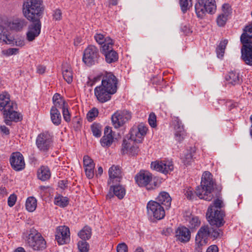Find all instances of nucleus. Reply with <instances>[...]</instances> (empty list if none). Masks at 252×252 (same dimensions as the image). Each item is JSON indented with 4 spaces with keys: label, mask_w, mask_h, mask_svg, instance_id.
Instances as JSON below:
<instances>
[{
    "label": "nucleus",
    "mask_w": 252,
    "mask_h": 252,
    "mask_svg": "<svg viewBox=\"0 0 252 252\" xmlns=\"http://www.w3.org/2000/svg\"><path fill=\"white\" fill-rule=\"evenodd\" d=\"M54 106L51 108H55L56 109L61 108L62 109L63 107L67 105L63 99L57 100L53 102Z\"/></svg>",
    "instance_id": "nucleus-55"
},
{
    "label": "nucleus",
    "mask_w": 252,
    "mask_h": 252,
    "mask_svg": "<svg viewBox=\"0 0 252 252\" xmlns=\"http://www.w3.org/2000/svg\"><path fill=\"white\" fill-rule=\"evenodd\" d=\"M119 113L124 118V119L126 123L131 118V113L127 110H123L119 112Z\"/></svg>",
    "instance_id": "nucleus-57"
},
{
    "label": "nucleus",
    "mask_w": 252,
    "mask_h": 252,
    "mask_svg": "<svg viewBox=\"0 0 252 252\" xmlns=\"http://www.w3.org/2000/svg\"><path fill=\"white\" fill-rule=\"evenodd\" d=\"M228 15H225V14L221 13L220 15L218 16L217 22V24L220 27L223 26L227 20Z\"/></svg>",
    "instance_id": "nucleus-47"
},
{
    "label": "nucleus",
    "mask_w": 252,
    "mask_h": 252,
    "mask_svg": "<svg viewBox=\"0 0 252 252\" xmlns=\"http://www.w3.org/2000/svg\"><path fill=\"white\" fill-rule=\"evenodd\" d=\"M16 104L10 99L9 94L6 93L0 94V111L2 112L6 125H10L11 122H18L22 119V116L15 111Z\"/></svg>",
    "instance_id": "nucleus-2"
},
{
    "label": "nucleus",
    "mask_w": 252,
    "mask_h": 252,
    "mask_svg": "<svg viewBox=\"0 0 252 252\" xmlns=\"http://www.w3.org/2000/svg\"><path fill=\"white\" fill-rule=\"evenodd\" d=\"M94 164H92L88 167H85V170L87 177L89 179H92L94 176Z\"/></svg>",
    "instance_id": "nucleus-50"
},
{
    "label": "nucleus",
    "mask_w": 252,
    "mask_h": 252,
    "mask_svg": "<svg viewBox=\"0 0 252 252\" xmlns=\"http://www.w3.org/2000/svg\"><path fill=\"white\" fill-rule=\"evenodd\" d=\"M147 210L149 217H153L158 220L162 219L165 215L163 206L153 200L148 202L147 204Z\"/></svg>",
    "instance_id": "nucleus-8"
},
{
    "label": "nucleus",
    "mask_w": 252,
    "mask_h": 252,
    "mask_svg": "<svg viewBox=\"0 0 252 252\" xmlns=\"http://www.w3.org/2000/svg\"><path fill=\"white\" fill-rule=\"evenodd\" d=\"M113 45L112 39L111 38H107L106 42H104L101 47V51L102 54L104 55L108 52L113 50Z\"/></svg>",
    "instance_id": "nucleus-37"
},
{
    "label": "nucleus",
    "mask_w": 252,
    "mask_h": 252,
    "mask_svg": "<svg viewBox=\"0 0 252 252\" xmlns=\"http://www.w3.org/2000/svg\"><path fill=\"white\" fill-rule=\"evenodd\" d=\"M98 114V111L96 108H93L89 111L87 114V118L89 122L93 121Z\"/></svg>",
    "instance_id": "nucleus-45"
},
{
    "label": "nucleus",
    "mask_w": 252,
    "mask_h": 252,
    "mask_svg": "<svg viewBox=\"0 0 252 252\" xmlns=\"http://www.w3.org/2000/svg\"><path fill=\"white\" fill-rule=\"evenodd\" d=\"M214 182L212 180V175L210 172L205 171L203 173L201 185L196 189V195L200 198L210 201L213 198L212 193L213 190Z\"/></svg>",
    "instance_id": "nucleus-4"
},
{
    "label": "nucleus",
    "mask_w": 252,
    "mask_h": 252,
    "mask_svg": "<svg viewBox=\"0 0 252 252\" xmlns=\"http://www.w3.org/2000/svg\"><path fill=\"white\" fill-rule=\"evenodd\" d=\"M32 23L29 25L26 32V39L28 41H33L41 32V23L40 20L30 21Z\"/></svg>",
    "instance_id": "nucleus-13"
},
{
    "label": "nucleus",
    "mask_w": 252,
    "mask_h": 252,
    "mask_svg": "<svg viewBox=\"0 0 252 252\" xmlns=\"http://www.w3.org/2000/svg\"><path fill=\"white\" fill-rule=\"evenodd\" d=\"M240 39L242 43H248L252 42V22L245 27Z\"/></svg>",
    "instance_id": "nucleus-25"
},
{
    "label": "nucleus",
    "mask_w": 252,
    "mask_h": 252,
    "mask_svg": "<svg viewBox=\"0 0 252 252\" xmlns=\"http://www.w3.org/2000/svg\"><path fill=\"white\" fill-rule=\"evenodd\" d=\"M94 38L98 44L102 45L104 42H106L107 38H110V37L104 33H96L94 35Z\"/></svg>",
    "instance_id": "nucleus-40"
},
{
    "label": "nucleus",
    "mask_w": 252,
    "mask_h": 252,
    "mask_svg": "<svg viewBox=\"0 0 252 252\" xmlns=\"http://www.w3.org/2000/svg\"><path fill=\"white\" fill-rule=\"evenodd\" d=\"M62 113L64 121L66 122H69L71 120V115L68 110V104L63 107L62 109Z\"/></svg>",
    "instance_id": "nucleus-48"
},
{
    "label": "nucleus",
    "mask_w": 252,
    "mask_h": 252,
    "mask_svg": "<svg viewBox=\"0 0 252 252\" xmlns=\"http://www.w3.org/2000/svg\"><path fill=\"white\" fill-rule=\"evenodd\" d=\"M0 40L6 44H10L12 41V37L9 34L7 29L0 24Z\"/></svg>",
    "instance_id": "nucleus-29"
},
{
    "label": "nucleus",
    "mask_w": 252,
    "mask_h": 252,
    "mask_svg": "<svg viewBox=\"0 0 252 252\" xmlns=\"http://www.w3.org/2000/svg\"><path fill=\"white\" fill-rule=\"evenodd\" d=\"M219 249L217 246L213 245L210 246L207 249L206 252H218Z\"/></svg>",
    "instance_id": "nucleus-64"
},
{
    "label": "nucleus",
    "mask_w": 252,
    "mask_h": 252,
    "mask_svg": "<svg viewBox=\"0 0 252 252\" xmlns=\"http://www.w3.org/2000/svg\"><path fill=\"white\" fill-rule=\"evenodd\" d=\"M174 136L176 140L181 142L184 140L186 136V132L185 131H176L174 132Z\"/></svg>",
    "instance_id": "nucleus-52"
},
{
    "label": "nucleus",
    "mask_w": 252,
    "mask_h": 252,
    "mask_svg": "<svg viewBox=\"0 0 252 252\" xmlns=\"http://www.w3.org/2000/svg\"><path fill=\"white\" fill-rule=\"evenodd\" d=\"M243 44L241 48L242 59L247 64L252 65V42Z\"/></svg>",
    "instance_id": "nucleus-20"
},
{
    "label": "nucleus",
    "mask_w": 252,
    "mask_h": 252,
    "mask_svg": "<svg viewBox=\"0 0 252 252\" xmlns=\"http://www.w3.org/2000/svg\"><path fill=\"white\" fill-rule=\"evenodd\" d=\"M50 118L52 122L55 126H59L61 124L62 116L59 110L55 108H51L50 111Z\"/></svg>",
    "instance_id": "nucleus-28"
},
{
    "label": "nucleus",
    "mask_w": 252,
    "mask_h": 252,
    "mask_svg": "<svg viewBox=\"0 0 252 252\" xmlns=\"http://www.w3.org/2000/svg\"><path fill=\"white\" fill-rule=\"evenodd\" d=\"M109 180L108 184L120 182L122 177L121 171L119 166L113 165L109 170Z\"/></svg>",
    "instance_id": "nucleus-21"
},
{
    "label": "nucleus",
    "mask_w": 252,
    "mask_h": 252,
    "mask_svg": "<svg viewBox=\"0 0 252 252\" xmlns=\"http://www.w3.org/2000/svg\"><path fill=\"white\" fill-rule=\"evenodd\" d=\"M174 130L176 131H185L184 127L181 121L178 118H176L174 120Z\"/></svg>",
    "instance_id": "nucleus-49"
},
{
    "label": "nucleus",
    "mask_w": 252,
    "mask_h": 252,
    "mask_svg": "<svg viewBox=\"0 0 252 252\" xmlns=\"http://www.w3.org/2000/svg\"><path fill=\"white\" fill-rule=\"evenodd\" d=\"M148 122L151 127H155L157 126L156 116L154 113H152L149 115Z\"/></svg>",
    "instance_id": "nucleus-56"
},
{
    "label": "nucleus",
    "mask_w": 252,
    "mask_h": 252,
    "mask_svg": "<svg viewBox=\"0 0 252 252\" xmlns=\"http://www.w3.org/2000/svg\"><path fill=\"white\" fill-rule=\"evenodd\" d=\"M91 130L93 135L96 137H99L101 135V126L99 124L94 123L91 126Z\"/></svg>",
    "instance_id": "nucleus-41"
},
{
    "label": "nucleus",
    "mask_w": 252,
    "mask_h": 252,
    "mask_svg": "<svg viewBox=\"0 0 252 252\" xmlns=\"http://www.w3.org/2000/svg\"><path fill=\"white\" fill-rule=\"evenodd\" d=\"M231 8L230 5L227 3H224L222 6V14L228 15L230 13Z\"/></svg>",
    "instance_id": "nucleus-62"
},
{
    "label": "nucleus",
    "mask_w": 252,
    "mask_h": 252,
    "mask_svg": "<svg viewBox=\"0 0 252 252\" xmlns=\"http://www.w3.org/2000/svg\"><path fill=\"white\" fill-rule=\"evenodd\" d=\"M53 18L55 20H60L62 18V12L60 9H56L53 14Z\"/></svg>",
    "instance_id": "nucleus-63"
},
{
    "label": "nucleus",
    "mask_w": 252,
    "mask_h": 252,
    "mask_svg": "<svg viewBox=\"0 0 252 252\" xmlns=\"http://www.w3.org/2000/svg\"><path fill=\"white\" fill-rule=\"evenodd\" d=\"M27 22L24 19L17 18L10 22L8 26L10 29L20 31L27 26Z\"/></svg>",
    "instance_id": "nucleus-27"
},
{
    "label": "nucleus",
    "mask_w": 252,
    "mask_h": 252,
    "mask_svg": "<svg viewBox=\"0 0 252 252\" xmlns=\"http://www.w3.org/2000/svg\"><path fill=\"white\" fill-rule=\"evenodd\" d=\"M137 143L127 137L124 138L122 144V153L131 156L137 155L139 151Z\"/></svg>",
    "instance_id": "nucleus-12"
},
{
    "label": "nucleus",
    "mask_w": 252,
    "mask_h": 252,
    "mask_svg": "<svg viewBox=\"0 0 252 252\" xmlns=\"http://www.w3.org/2000/svg\"><path fill=\"white\" fill-rule=\"evenodd\" d=\"M211 228L208 225L202 226L198 230L196 236V243L202 246L207 243V239L210 236Z\"/></svg>",
    "instance_id": "nucleus-19"
},
{
    "label": "nucleus",
    "mask_w": 252,
    "mask_h": 252,
    "mask_svg": "<svg viewBox=\"0 0 252 252\" xmlns=\"http://www.w3.org/2000/svg\"><path fill=\"white\" fill-rule=\"evenodd\" d=\"M185 196L189 200H192L195 197L193 189L191 188H187L184 191Z\"/></svg>",
    "instance_id": "nucleus-51"
},
{
    "label": "nucleus",
    "mask_w": 252,
    "mask_h": 252,
    "mask_svg": "<svg viewBox=\"0 0 252 252\" xmlns=\"http://www.w3.org/2000/svg\"><path fill=\"white\" fill-rule=\"evenodd\" d=\"M152 174L144 171H141L138 174L136 175L135 177L136 183L140 187H146L148 190H151L153 189L150 183L152 181Z\"/></svg>",
    "instance_id": "nucleus-15"
},
{
    "label": "nucleus",
    "mask_w": 252,
    "mask_h": 252,
    "mask_svg": "<svg viewBox=\"0 0 252 252\" xmlns=\"http://www.w3.org/2000/svg\"><path fill=\"white\" fill-rule=\"evenodd\" d=\"M63 79L68 83H71L73 80V74L71 68L69 66H63Z\"/></svg>",
    "instance_id": "nucleus-35"
},
{
    "label": "nucleus",
    "mask_w": 252,
    "mask_h": 252,
    "mask_svg": "<svg viewBox=\"0 0 252 252\" xmlns=\"http://www.w3.org/2000/svg\"><path fill=\"white\" fill-rule=\"evenodd\" d=\"M54 203L60 207H64L68 204L67 197L59 195L55 197Z\"/></svg>",
    "instance_id": "nucleus-38"
},
{
    "label": "nucleus",
    "mask_w": 252,
    "mask_h": 252,
    "mask_svg": "<svg viewBox=\"0 0 252 252\" xmlns=\"http://www.w3.org/2000/svg\"><path fill=\"white\" fill-rule=\"evenodd\" d=\"M9 161L12 167L16 171L22 170L25 167L24 157L20 152L13 153Z\"/></svg>",
    "instance_id": "nucleus-16"
},
{
    "label": "nucleus",
    "mask_w": 252,
    "mask_h": 252,
    "mask_svg": "<svg viewBox=\"0 0 252 252\" xmlns=\"http://www.w3.org/2000/svg\"><path fill=\"white\" fill-rule=\"evenodd\" d=\"M176 233L177 239L181 242H187L190 240V232L185 226L179 227L176 230Z\"/></svg>",
    "instance_id": "nucleus-22"
},
{
    "label": "nucleus",
    "mask_w": 252,
    "mask_h": 252,
    "mask_svg": "<svg viewBox=\"0 0 252 252\" xmlns=\"http://www.w3.org/2000/svg\"><path fill=\"white\" fill-rule=\"evenodd\" d=\"M111 190H112L115 195L120 199L123 198L126 194L125 189L121 185L111 186Z\"/></svg>",
    "instance_id": "nucleus-32"
},
{
    "label": "nucleus",
    "mask_w": 252,
    "mask_h": 252,
    "mask_svg": "<svg viewBox=\"0 0 252 252\" xmlns=\"http://www.w3.org/2000/svg\"><path fill=\"white\" fill-rule=\"evenodd\" d=\"M43 11L42 0H27L23 3V15L29 21L40 20L42 17Z\"/></svg>",
    "instance_id": "nucleus-3"
},
{
    "label": "nucleus",
    "mask_w": 252,
    "mask_h": 252,
    "mask_svg": "<svg viewBox=\"0 0 252 252\" xmlns=\"http://www.w3.org/2000/svg\"><path fill=\"white\" fill-rule=\"evenodd\" d=\"M225 79L229 84L236 85L240 84L242 81L239 73L236 71H230L225 76Z\"/></svg>",
    "instance_id": "nucleus-26"
},
{
    "label": "nucleus",
    "mask_w": 252,
    "mask_h": 252,
    "mask_svg": "<svg viewBox=\"0 0 252 252\" xmlns=\"http://www.w3.org/2000/svg\"><path fill=\"white\" fill-rule=\"evenodd\" d=\"M37 177L41 181H46L51 177V172L47 166H42L38 170Z\"/></svg>",
    "instance_id": "nucleus-30"
},
{
    "label": "nucleus",
    "mask_w": 252,
    "mask_h": 252,
    "mask_svg": "<svg viewBox=\"0 0 252 252\" xmlns=\"http://www.w3.org/2000/svg\"><path fill=\"white\" fill-rule=\"evenodd\" d=\"M114 136L111 128L106 127L104 130V135L100 139L101 145L103 147H109L113 143Z\"/></svg>",
    "instance_id": "nucleus-23"
},
{
    "label": "nucleus",
    "mask_w": 252,
    "mask_h": 252,
    "mask_svg": "<svg viewBox=\"0 0 252 252\" xmlns=\"http://www.w3.org/2000/svg\"><path fill=\"white\" fill-rule=\"evenodd\" d=\"M193 155L191 153H189L188 151H187L185 154L184 157L182 158L183 162L185 165H188L191 162Z\"/></svg>",
    "instance_id": "nucleus-54"
},
{
    "label": "nucleus",
    "mask_w": 252,
    "mask_h": 252,
    "mask_svg": "<svg viewBox=\"0 0 252 252\" xmlns=\"http://www.w3.org/2000/svg\"><path fill=\"white\" fill-rule=\"evenodd\" d=\"M200 221L198 218L196 216H192L189 220V226L190 228H194L200 225Z\"/></svg>",
    "instance_id": "nucleus-44"
},
{
    "label": "nucleus",
    "mask_w": 252,
    "mask_h": 252,
    "mask_svg": "<svg viewBox=\"0 0 252 252\" xmlns=\"http://www.w3.org/2000/svg\"><path fill=\"white\" fill-rule=\"evenodd\" d=\"M222 207V201L217 199L209 207L206 213V217L210 224L217 227L211 228L210 237L214 239H220L223 236L222 229L219 228L225 223L223 220L224 213L221 210Z\"/></svg>",
    "instance_id": "nucleus-1"
},
{
    "label": "nucleus",
    "mask_w": 252,
    "mask_h": 252,
    "mask_svg": "<svg viewBox=\"0 0 252 252\" xmlns=\"http://www.w3.org/2000/svg\"><path fill=\"white\" fill-rule=\"evenodd\" d=\"M99 57L98 49L94 45H89L84 51L83 61L88 66H92L97 63Z\"/></svg>",
    "instance_id": "nucleus-7"
},
{
    "label": "nucleus",
    "mask_w": 252,
    "mask_h": 252,
    "mask_svg": "<svg viewBox=\"0 0 252 252\" xmlns=\"http://www.w3.org/2000/svg\"><path fill=\"white\" fill-rule=\"evenodd\" d=\"M36 145L38 149L41 151L46 152L52 146V137L48 132L39 134L36 140Z\"/></svg>",
    "instance_id": "nucleus-10"
},
{
    "label": "nucleus",
    "mask_w": 252,
    "mask_h": 252,
    "mask_svg": "<svg viewBox=\"0 0 252 252\" xmlns=\"http://www.w3.org/2000/svg\"><path fill=\"white\" fill-rule=\"evenodd\" d=\"M151 168L164 174H167L174 169L173 162L169 160L155 161L151 164Z\"/></svg>",
    "instance_id": "nucleus-14"
},
{
    "label": "nucleus",
    "mask_w": 252,
    "mask_h": 252,
    "mask_svg": "<svg viewBox=\"0 0 252 252\" xmlns=\"http://www.w3.org/2000/svg\"><path fill=\"white\" fill-rule=\"evenodd\" d=\"M56 239L60 245L66 244L70 241V231L68 227L59 226L57 229Z\"/></svg>",
    "instance_id": "nucleus-18"
},
{
    "label": "nucleus",
    "mask_w": 252,
    "mask_h": 252,
    "mask_svg": "<svg viewBox=\"0 0 252 252\" xmlns=\"http://www.w3.org/2000/svg\"><path fill=\"white\" fill-rule=\"evenodd\" d=\"M26 245L35 251H40L46 248V242L41 234L34 228L23 233Z\"/></svg>",
    "instance_id": "nucleus-5"
},
{
    "label": "nucleus",
    "mask_w": 252,
    "mask_h": 252,
    "mask_svg": "<svg viewBox=\"0 0 252 252\" xmlns=\"http://www.w3.org/2000/svg\"><path fill=\"white\" fill-rule=\"evenodd\" d=\"M117 252H127V245L124 243L119 244L117 247Z\"/></svg>",
    "instance_id": "nucleus-60"
},
{
    "label": "nucleus",
    "mask_w": 252,
    "mask_h": 252,
    "mask_svg": "<svg viewBox=\"0 0 252 252\" xmlns=\"http://www.w3.org/2000/svg\"><path fill=\"white\" fill-rule=\"evenodd\" d=\"M180 5L182 11L185 13L192 6V0H180Z\"/></svg>",
    "instance_id": "nucleus-42"
},
{
    "label": "nucleus",
    "mask_w": 252,
    "mask_h": 252,
    "mask_svg": "<svg viewBox=\"0 0 252 252\" xmlns=\"http://www.w3.org/2000/svg\"><path fill=\"white\" fill-rule=\"evenodd\" d=\"M17 200V196L15 194H11L8 198L7 203L9 207H13Z\"/></svg>",
    "instance_id": "nucleus-58"
},
{
    "label": "nucleus",
    "mask_w": 252,
    "mask_h": 252,
    "mask_svg": "<svg viewBox=\"0 0 252 252\" xmlns=\"http://www.w3.org/2000/svg\"><path fill=\"white\" fill-rule=\"evenodd\" d=\"M1 53L4 56L9 57L17 54L19 53V49L16 48H9L2 50Z\"/></svg>",
    "instance_id": "nucleus-46"
},
{
    "label": "nucleus",
    "mask_w": 252,
    "mask_h": 252,
    "mask_svg": "<svg viewBox=\"0 0 252 252\" xmlns=\"http://www.w3.org/2000/svg\"><path fill=\"white\" fill-rule=\"evenodd\" d=\"M157 202L161 206H164L166 209H168L171 205V198L168 193L165 191L161 192L156 198Z\"/></svg>",
    "instance_id": "nucleus-24"
},
{
    "label": "nucleus",
    "mask_w": 252,
    "mask_h": 252,
    "mask_svg": "<svg viewBox=\"0 0 252 252\" xmlns=\"http://www.w3.org/2000/svg\"><path fill=\"white\" fill-rule=\"evenodd\" d=\"M94 93L97 100L102 103L110 100L112 95L114 94L110 91L104 88H103L100 85L94 88Z\"/></svg>",
    "instance_id": "nucleus-17"
},
{
    "label": "nucleus",
    "mask_w": 252,
    "mask_h": 252,
    "mask_svg": "<svg viewBox=\"0 0 252 252\" xmlns=\"http://www.w3.org/2000/svg\"><path fill=\"white\" fill-rule=\"evenodd\" d=\"M36 206V199L33 197H28L26 202V207L27 210L29 212H32L35 210Z\"/></svg>",
    "instance_id": "nucleus-36"
},
{
    "label": "nucleus",
    "mask_w": 252,
    "mask_h": 252,
    "mask_svg": "<svg viewBox=\"0 0 252 252\" xmlns=\"http://www.w3.org/2000/svg\"><path fill=\"white\" fill-rule=\"evenodd\" d=\"M92 235L91 228L88 226H85L78 234L79 237L83 241L89 239Z\"/></svg>",
    "instance_id": "nucleus-33"
},
{
    "label": "nucleus",
    "mask_w": 252,
    "mask_h": 252,
    "mask_svg": "<svg viewBox=\"0 0 252 252\" xmlns=\"http://www.w3.org/2000/svg\"><path fill=\"white\" fill-rule=\"evenodd\" d=\"M83 163L84 167H88L92 164H94L93 160L88 156H85L83 158Z\"/></svg>",
    "instance_id": "nucleus-59"
},
{
    "label": "nucleus",
    "mask_w": 252,
    "mask_h": 252,
    "mask_svg": "<svg viewBox=\"0 0 252 252\" xmlns=\"http://www.w3.org/2000/svg\"><path fill=\"white\" fill-rule=\"evenodd\" d=\"M195 12L199 18H202L206 13H214L216 10L215 0H200L195 5Z\"/></svg>",
    "instance_id": "nucleus-6"
},
{
    "label": "nucleus",
    "mask_w": 252,
    "mask_h": 252,
    "mask_svg": "<svg viewBox=\"0 0 252 252\" xmlns=\"http://www.w3.org/2000/svg\"><path fill=\"white\" fill-rule=\"evenodd\" d=\"M72 124L76 130L79 129L81 126V119L79 117H74L72 119Z\"/></svg>",
    "instance_id": "nucleus-53"
},
{
    "label": "nucleus",
    "mask_w": 252,
    "mask_h": 252,
    "mask_svg": "<svg viewBox=\"0 0 252 252\" xmlns=\"http://www.w3.org/2000/svg\"><path fill=\"white\" fill-rule=\"evenodd\" d=\"M118 79L111 72H107L103 76L100 86L115 94L117 91Z\"/></svg>",
    "instance_id": "nucleus-11"
},
{
    "label": "nucleus",
    "mask_w": 252,
    "mask_h": 252,
    "mask_svg": "<svg viewBox=\"0 0 252 252\" xmlns=\"http://www.w3.org/2000/svg\"><path fill=\"white\" fill-rule=\"evenodd\" d=\"M78 248L80 252H88L89 245L86 241H79L78 243Z\"/></svg>",
    "instance_id": "nucleus-43"
},
{
    "label": "nucleus",
    "mask_w": 252,
    "mask_h": 252,
    "mask_svg": "<svg viewBox=\"0 0 252 252\" xmlns=\"http://www.w3.org/2000/svg\"><path fill=\"white\" fill-rule=\"evenodd\" d=\"M148 128L144 124L141 123L137 126H134L127 135V138L136 143H141L144 136L146 134Z\"/></svg>",
    "instance_id": "nucleus-9"
},
{
    "label": "nucleus",
    "mask_w": 252,
    "mask_h": 252,
    "mask_svg": "<svg viewBox=\"0 0 252 252\" xmlns=\"http://www.w3.org/2000/svg\"><path fill=\"white\" fill-rule=\"evenodd\" d=\"M124 118L119 112H117L112 115V122L115 128H119L126 123Z\"/></svg>",
    "instance_id": "nucleus-31"
},
{
    "label": "nucleus",
    "mask_w": 252,
    "mask_h": 252,
    "mask_svg": "<svg viewBox=\"0 0 252 252\" xmlns=\"http://www.w3.org/2000/svg\"><path fill=\"white\" fill-rule=\"evenodd\" d=\"M181 30L182 32L186 35L189 34L192 32L189 26L187 24L182 25L181 27Z\"/></svg>",
    "instance_id": "nucleus-61"
},
{
    "label": "nucleus",
    "mask_w": 252,
    "mask_h": 252,
    "mask_svg": "<svg viewBox=\"0 0 252 252\" xmlns=\"http://www.w3.org/2000/svg\"><path fill=\"white\" fill-rule=\"evenodd\" d=\"M106 63H112L116 62L119 58L118 54L114 50L104 55Z\"/></svg>",
    "instance_id": "nucleus-34"
},
{
    "label": "nucleus",
    "mask_w": 252,
    "mask_h": 252,
    "mask_svg": "<svg viewBox=\"0 0 252 252\" xmlns=\"http://www.w3.org/2000/svg\"><path fill=\"white\" fill-rule=\"evenodd\" d=\"M228 43L226 39L221 41L216 49V52L219 58H222L223 56L226 46Z\"/></svg>",
    "instance_id": "nucleus-39"
}]
</instances>
